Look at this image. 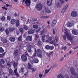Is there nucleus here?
<instances>
[{
  "label": "nucleus",
  "instance_id": "obj_32",
  "mask_svg": "<svg viewBox=\"0 0 78 78\" xmlns=\"http://www.w3.org/2000/svg\"><path fill=\"white\" fill-rule=\"evenodd\" d=\"M49 16H41V19H47V18H48Z\"/></svg>",
  "mask_w": 78,
  "mask_h": 78
},
{
  "label": "nucleus",
  "instance_id": "obj_51",
  "mask_svg": "<svg viewBox=\"0 0 78 78\" xmlns=\"http://www.w3.org/2000/svg\"><path fill=\"white\" fill-rule=\"evenodd\" d=\"M75 76V78H78V74H76V73L75 75H73Z\"/></svg>",
  "mask_w": 78,
  "mask_h": 78
},
{
  "label": "nucleus",
  "instance_id": "obj_13",
  "mask_svg": "<svg viewBox=\"0 0 78 78\" xmlns=\"http://www.w3.org/2000/svg\"><path fill=\"white\" fill-rule=\"evenodd\" d=\"M16 22V20L14 19H12L11 20V23L12 25H14Z\"/></svg>",
  "mask_w": 78,
  "mask_h": 78
},
{
  "label": "nucleus",
  "instance_id": "obj_24",
  "mask_svg": "<svg viewBox=\"0 0 78 78\" xmlns=\"http://www.w3.org/2000/svg\"><path fill=\"white\" fill-rule=\"evenodd\" d=\"M9 31L11 32L13 31H14L15 30V28H10L9 29Z\"/></svg>",
  "mask_w": 78,
  "mask_h": 78
},
{
  "label": "nucleus",
  "instance_id": "obj_5",
  "mask_svg": "<svg viewBox=\"0 0 78 78\" xmlns=\"http://www.w3.org/2000/svg\"><path fill=\"white\" fill-rule=\"evenodd\" d=\"M25 3L27 6H29L30 5L31 1L30 0H26Z\"/></svg>",
  "mask_w": 78,
  "mask_h": 78
},
{
  "label": "nucleus",
  "instance_id": "obj_15",
  "mask_svg": "<svg viewBox=\"0 0 78 78\" xmlns=\"http://www.w3.org/2000/svg\"><path fill=\"white\" fill-rule=\"evenodd\" d=\"M37 55V50L36 49L35 50V53L31 57L32 58H34Z\"/></svg>",
  "mask_w": 78,
  "mask_h": 78
},
{
  "label": "nucleus",
  "instance_id": "obj_48",
  "mask_svg": "<svg viewBox=\"0 0 78 78\" xmlns=\"http://www.w3.org/2000/svg\"><path fill=\"white\" fill-rule=\"evenodd\" d=\"M7 65L9 67H11V63H7Z\"/></svg>",
  "mask_w": 78,
  "mask_h": 78
},
{
  "label": "nucleus",
  "instance_id": "obj_2",
  "mask_svg": "<svg viewBox=\"0 0 78 78\" xmlns=\"http://www.w3.org/2000/svg\"><path fill=\"white\" fill-rule=\"evenodd\" d=\"M65 35L67 37H68L69 40V41H72V40H73V37L71 36V35L69 34H68V32H65Z\"/></svg>",
  "mask_w": 78,
  "mask_h": 78
},
{
  "label": "nucleus",
  "instance_id": "obj_54",
  "mask_svg": "<svg viewBox=\"0 0 78 78\" xmlns=\"http://www.w3.org/2000/svg\"><path fill=\"white\" fill-rule=\"evenodd\" d=\"M3 43L4 44H5L7 42V40L6 39H4L3 41Z\"/></svg>",
  "mask_w": 78,
  "mask_h": 78
},
{
  "label": "nucleus",
  "instance_id": "obj_43",
  "mask_svg": "<svg viewBox=\"0 0 78 78\" xmlns=\"http://www.w3.org/2000/svg\"><path fill=\"white\" fill-rule=\"evenodd\" d=\"M66 11V10L65 9V7H64L62 11V13H64L65 12V11Z\"/></svg>",
  "mask_w": 78,
  "mask_h": 78
},
{
  "label": "nucleus",
  "instance_id": "obj_7",
  "mask_svg": "<svg viewBox=\"0 0 78 78\" xmlns=\"http://www.w3.org/2000/svg\"><path fill=\"white\" fill-rule=\"evenodd\" d=\"M34 30L32 29H30L28 31V34H32L34 33Z\"/></svg>",
  "mask_w": 78,
  "mask_h": 78
},
{
  "label": "nucleus",
  "instance_id": "obj_1",
  "mask_svg": "<svg viewBox=\"0 0 78 78\" xmlns=\"http://www.w3.org/2000/svg\"><path fill=\"white\" fill-rule=\"evenodd\" d=\"M42 8H43V5L41 3L38 4L36 5V8L38 11H39L41 10L42 9Z\"/></svg>",
  "mask_w": 78,
  "mask_h": 78
},
{
  "label": "nucleus",
  "instance_id": "obj_50",
  "mask_svg": "<svg viewBox=\"0 0 78 78\" xmlns=\"http://www.w3.org/2000/svg\"><path fill=\"white\" fill-rule=\"evenodd\" d=\"M25 55H26V56H27L29 57V54H28V53L27 52V51H26L25 53Z\"/></svg>",
  "mask_w": 78,
  "mask_h": 78
},
{
  "label": "nucleus",
  "instance_id": "obj_28",
  "mask_svg": "<svg viewBox=\"0 0 78 78\" xmlns=\"http://www.w3.org/2000/svg\"><path fill=\"white\" fill-rule=\"evenodd\" d=\"M28 69H31V64L30 63H28Z\"/></svg>",
  "mask_w": 78,
  "mask_h": 78
},
{
  "label": "nucleus",
  "instance_id": "obj_39",
  "mask_svg": "<svg viewBox=\"0 0 78 78\" xmlns=\"http://www.w3.org/2000/svg\"><path fill=\"white\" fill-rule=\"evenodd\" d=\"M24 69L22 68H21L20 71H19V72L20 73V72H22V73L23 72H24Z\"/></svg>",
  "mask_w": 78,
  "mask_h": 78
},
{
  "label": "nucleus",
  "instance_id": "obj_26",
  "mask_svg": "<svg viewBox=\"0 0 78 78\" xmlns=\"http://www.w3.org/2000/svg\"><path fill=\"white\" fill-rule=\"evenodd\" d=\"M45 36L44 35H43L42 36V40L43 41V42H44L45 41Z\"/></svg>",
  "mask_w": 78,
  "mask_h": 78
},
{
  "label": "nucleus",
  "instance_id": "obj_49",
  "mask_svg": "<svg viewBox=\"0 0 78 78\" xmlns=\"http://www.w3.org/2000/svg\"><path fill=\"white\" fill-rule=\"evenodd\" d=\"M54 49V47L53 46H50L49 50H53Z\"/></svg>",
  "mask_w": 78,
  "mask_h": 78
},
{
  "label": "nucleus",
  "instance_id": "obj_40",
  "mask_svg": "<svg viewBox=\"0 0 78 78\" xmlns=\"http://www.w3.org/2000/svg\"><path fill=\"white\" fill-rule=\"evenodd\" d=\"M38 57H39L40 58H42V53L38 54Z\"/></svg>",
  "mask_w": 78,
  "mask_h": 78
},
{
  "label": "nucleus",
  "instance_id": "obj_23",
  "mask_svg": "<svg viewBox=\"0 0 78 78\" xmlns=\"http://www.w3.org/2000/svg\"><path fill=\"white\" fill-rule=\"evenodd\" d=\"M41 35H42L43 34H44V33H45L46 32L45 29H43L41 32Z\"/></svg>",
  "mask_w": 78,
  "mask_h": 78
},
{
  "label": "nucleus",
  "instance_id": "obj_20",
  "mask_svg": "<svg viewBox=\"0 0 78 78\" xmlns=\"http://www.w3.org/2000/svg\"><path fill=\"white\" fill-rule=\"evenodd\" d=\"M19 25H20V22H19V20H17L16 22V27H18L19 26Z\"/></svg>",
  "mask_w": 78,
  "mask_h": 78
},
{
  "label": "nucleus",
  "instance_id": "obj_59",
  "mask_svg": "<svg viewBox=\"0 0 78 78\" xmlns=\"http://www.w3.org/2000/svg\"><path fill=\"white\" fill-rule=\"evenodd\" d=\"M27 75H28V72H27L24 74V77H26V76H27Z\"/></svg>",
  "mask_w": 78,
  "mask_h": 78
},
{
  "label": "nucleus",
  "instance_id": "obj_37",
  "mask_svg": "<svg viewBox=\"0 0 78 78\" xmlns=\"http://www.w3.org/2000/svg\"><path fill=\"white\" fill-rule=\"evenodd\" d=\"M45 48L47 50H49L50 49V46L48 45H47L45 47Z\"/></svg>",
  "mask_w": 78,
  "mask_h": 78
},
{
  "label": "nucleus",
  "instance_id": "obj_53",
  "mask_svg": "<svg viewBox=\"0 0 78 78\" xmlns=\"http://www.w3.org/2000/svg\"><path fill=\"white\" fill-rule=\"evenodd\" d=\"M52 23H53V24H55L56 23V20H54L52 21Z\"/></svg>",
  "mask_w": 78,
  "mask_h": 78
},
{
  "label": "nucleus",
  "instance_id": "obj_42",
  "mask_svg": "<svg viewBox=\"0 0 78 78\" xmlns=\"http://www.w3.org/2000/svg\"><path fill=\"white\" fill-rule=\"evenodd\" d=\"M47 4L48 6H51L52 5V2H47Z\"/></svg>",
  "mask_w": 78,
  "mask_h": 78
},
{
  "label": "nucleus",
  "instance_id": "obj_14",
  "mask_svg": "<svg viewBox=\"0 0 78 78\" xmlns=\"http://www.w3.org/2000/svg\"><path fill=\"white\" fill-rule=\"evenodd\" d=\"M19 50H18L17 49H16L14 51V55L15 56L17 57V56H18V55H19V54H18V53L19 52Z\"/></svg>",
  "mask_w": 78,
  "mask_h": 78
},
{
  "label": "nucleus",
  "instance_id": "obj_27",
  "mask_svg": "<svg viewBox=\"0 0 78 78\" xmlns=\"http://www.w3.org/2000/svg\"><path fill=\"white\" fill-rule=\"evenodd\" d=\"M23 28L22 27L20 28L19 29V30L21 34H23Z\"/></svg>",
  "mask_w": 78,
  "mask_h": 78
},
{
  "label": "nucleus",
  "instance_id": "obj_35",
  "mask_svg": "<svg viewBox=\"0 0 78 78\" xmlns=\"http://www.w3.org/2000/svg\"><path fill=\"white\" fill-rule=\"evenodd\" d=\"M57 6L58 8H60L61 7V4L58 3L57 4Z\"/></svg>",
  "mask_w": 78,
  "mask_h": 78
},
{
  "label": "nucleus",
  "instance_id": "obj_36",
  "mask_svg": "<svg viewBox=\"0 0 78 78\" xmlns=\"http://www.w3.org/2000/svg\"><path fill=\"white\" fill-rule=\"evenodd\" d=\"M4 31V28L2 27H0V31L3 32Z\"/></svg>",
  "mask_w": 78,
  "mask_h": 78
},
{
  "label": "nucleus",
  "instance_id": "obj_60",
  "mask_svg": "<svg viewBox=\"0 0 78 78\" xmlns=\"http://www.w3.org/2000/svg\"><path fill=\"white\" fill-rule=\"evenodd\" d=\"M46 55H47V56H48V58H50V55L49 54L47 53L46 54Z\"/></svg>",
  "mask_w": 78,
  "mask_h": 78
},
{
  "label": "nucleus",
  "instance_id": "obj_16",
  "mask_svg": "<svg viewBox=\"0 0 78 78\" xmlns=\"http://www.w3.org/2000/svg\"><path fill=\"white\" fill-rule=\"evenodd\" d=\"M17 68H16L15 70L14 71V73H15V75H16V76H17V77H19V74L17 72Z\"/></svg>",
  "mask_w": 78,
  "mask_h": 78
},
{
  "label": "nucleus",
  "instance_id": "obj_61",
  "mask_svg": "<svg viewBox=\"0 0 78 78\" xmlns=\"http://www.w3.org/2000/svg\"><path fill=\"white\" fill-rule=\"evenodd\" d=\"M16 34L18 35H19V31L18 30H16Z\"/></svg>",
  "mask_w": 78,
  "mask_h": 78
},
{
  "label": "nucleus",
  "instance_id": "obj_55",
  "mask_svg": "<svg viewBox=\"0 0 78 78\" xmlns=\"http://www.w3.org/2000/svg\"><path fill=\"white\" fill-rule=\"evenodd\" d=\"M48 72H49V70H47V69H46L45 71V74H47V73H48Z\"/></svg>",
  "mask_w": 78,
  "mask_h": 78
},
{
  "label": "nucleus",
  "instance_id": "obj_8",
  "mask_svg": "<svg viewBox=\"0 0 78 78\" xmlns=\"http://www.w3.org/2000/svg\"><path fill=\"white\" fill-rule=\"evenodd\" d=\"M26 41H32V36H29L27 37L26 38Z\"/></svg>",
  "mask_w": 78,
  "mask_h": 78
},
{
  "label": "nucleus",
  "instance_id": "obj_17",
  "mask_svg": "<svg viewBox=\"0 0 78 78\" xmlns=\"http://www.w3.org/2000/svg\"><path fill=\"white\" fill-rule=\"evenodd\" d=\"M42 43L40 41H39L37 42V45L39 47H41V46H42Z\"/></svg>",
  "mask_w": 78,
  "mask_h": 78
},
{
  "label": "nucleus",
  "instance_id": "obj_6",
  "mask_svg": "<svg viewBox=\"0 0 78 78\" xmlns=\"http://www.w3.org/2000/svg\"><path fill=\"white\" fill-rule=\"evenodd\" d=\"M71 15L73 17H76L77 16V12L75 11H73L71 13Z\"/></svg>",
  "mask_w": 78,
  "mask_h": 78
},
{
  "label": "nucleus",
  "instance_id": "obj_11",
  "mask_svg": "<svg viewBox=\"0 0 78 78\" xmlns=\"http://www.w3.org/2000/svg\"><path fill=\"white\" fill-rule=\"evenodd\" d=\"M9 39L10 41L14 42V41H15V40H16V38H15V37H11L9 38Z\"/></svg>",
  "mask_w": 78,
  "mask_h": 78
},
{
  "label": "nucleus",
  "instance_id": "obj_34",
  "mask_svg": "<svg viewBox=\"0 0 78 78\" xmlns=\"http://www.w3.org/2000/svg\"><path fill=\"white\" fill-rule=\"evenodd\" d=\"M41 49H38L37 50V54H39V53H41Z\"/></svg>",
  "mask_w": 78,
  "mask_h": 78
},
{
  "label": "nucleus",
  "instance_id": "obj_44",
  "mask_svg": "<svg viewBox=\"0 0 78 78\" xmlns=\"http://www.w3.org/2000/svg\"><path fill=\"white\" fill-rule=\"evenodd\" d=\"M13 66L15 67H17V63H14L13 64Z\"/></svg>",
  "mask_w": 78,
  "mask_h": 78
},
{
  "label": "nucleus",
  "instance_id": "obj_62",
  "mask_svg": "<svg viewBox=\"0 0 78 78\" xmlns=\"http://www.w3.org/2000/svg\"><path fill=\"white\" fill-rule=\"evenodd\" d=\"M48 39H49V41H52V40L53 39L51 37H50L49 38H48Z\"/></svg>",
  "mask_w": 78,
  "mask_h": 78
},
{
  "label": "nucleus",
  "instance_id": "obj_18",
  "mask_svg": "<svg viewBox=\"0 0 78 78\" xmlns=\"http://www.w3.org/2000/svg\"><path fill=\"white\" fill-rule=\"evenodd\" d=\"M45 9L47 12L48 14L49 13H50L51 12V11H50V10H49L48 8V7H45Z\"/></svg>",
  "mask_w": 78,
  "mask_h": 78
},
{
  "label": "nucleus",
  "instance_id": "obj_41",
  "mask_svg": "<svg viewBox=\"0 0 78 78\" xmlns=\"http://www.w3.org/2000/svg\"><path fill=\"white\" fill-rule=\"evenodd\" d=\"M18 41H22V35L20 36L18 38Z\"/></svg>",
  "mask_w": 78,
  "mask_h": 78
},
{
  "label": "nucleus",
  "instance_id": "obj_30",
  "mask_svg": "<svg viewBox=\"0 0 78 78\" xmlns=\"http://www.w3.org/2000/svg\"><path fill=\"white\" fill-rule=\"evenodd\" d=\"M34 28H35V29H37L38 28V25H33V26Z\"/></svg>",
  "mask_w": 78,
  "mask_h": 78
},
{
  "label": "nucleus",
  "instance_id": "obj_21",
  "mask_svg": "<svg viewBox=\"0 0 78 78\" xmlns=\"http://www.w3.org/2000/svg\"><path fill=\"white\" fill-rule=\"evenodd\" d=\"M33 58L34 59V62L35 63H38V62H39V60L36 58Z\"/></svg>",
  "mask_w": 78,
  "mask_h": 78
},
{
  "label": "nucleus",
  "instance_id": "obj_22",
  "mask_svg": "<svg viewBox=\"0 0 78 78\" xmlns=\"http://www.w3.org/2000/svg\"><path fill=\"white\" fill-rule=\"evenodd\" d=\"M66 25L68 27H72V23L70 22H68Z\"/></svg>",
  "mask_w": 78,
  "mask_h": 78
},
{
  "label": "nucleus",
  "instance_id": "obj_9",
  "mask_svg": "<svg viewBox=\"0 0 78 78\" xmlns=\"http://www.w3.org/2000/svg\"><path fill=\"white\" fill-rule=\"evenodd\" d=\"M72 33L74 35H78V32L76 30H73Z\"/></svg>",
  "mask_w": 78,
  "mask_h": 78
},
{
  "label": "nucleus",
  "instance_id": "obj_38",
  "mask_svg": "<svg viewBox=\"0 0 78 78\" xmlns=\"http://www.w3.org/2000/svg\"><path fill=\"white\" fill-rule=\"evenodd\" d=\"M5 32L6 34L8 35L9 34V31L8 30V29H6L5 30Z\"/></svg>",
  "mask_w": 78,
  "mask_h": 78
},
{
  "label": "nucleus",
  "instance_id": "obj_33",
  "mask_svg": "<svg viewBox=\"0 0 78 78\" xmlns=\"http://www.w3.org/2000/svg\"><path fill=\"white\" fill-rule=\"evenodd\" d=\"M5 54H6V53L5 52H4L2 54H0V58H2V57H3V56L4 55H5Z\"/></svg>",
  "mask_w": 78,
  "mask_h": 78
},
{
  "label": "nucleus",
  "instance_id": "obj_52",
  "mask_svg": "<svg viewBox=\"0 0 78 78\" xmlns=\"http://www.w3.org/2000/svg\"><path fill=\"white\" fill-rule=\"evenodd\" d=\"M28 52L29 53H31V48H30L27 50Z\"/></svg>",
  "mask_w": 78,
  "mask_h": 78
},
{
  "label": "nucleus",
  "instance_id": "obj_56",
  "mask_svg": "<svg viewBox=\"0 0 78 78\" xmlns=\"http://www.w3.org/2000/svg\"><path fill=\"white\" fill-rule=\"evenodd\" d=\"M41 29V28H40L39 29H38L36 30V33H38V32L40 31Z\"/></svg>",
  "mask_w": 78,
  "mask_h": 78
},
{
  "label": "nucleus",
  "instance_id": "obj_12",
  "mask_svg": "<svg viewBox=\"0 0 78 78\" xmlns=\"http://www.w3.org/2000/svg\"><path fill=\"white\" fill-rule=\"evenodd\" d=\"M9 73L10 75H15V73H14V71L13 70L11 69H10L9 70Z\"/></svg>",
  "mask_w": 78,
  "mask_h": 78
},
{
  "label": "nucleus",
  "instance_id": "obj_31",
  "mask_svg": "<svg viewBox=\"0 0 78 78\" xmlns=\"http://www.w3.org/2000/svg\"><path fill=\"white\" fill-rule=\"evenodd\" d=\"M4 52V50L2 47L0 48V53H3Z\"/></svg>",
  "mask_w": 78,
  "mask_h": 78
},
{
  "label": "nucleus",
  "instance_id": "obj_64",
  "mask_svg": "<svg viewBox=\"0 0 78 78\" xmlns=\"http://www.w3.org/2000/svg\"><path fill=\"white\" fill-rule=\"evenodd\" d=\"M0 66L1 67V69H2V68H5V66L1 64H0Z\"/></svg>",
  "mask_w": 78,
  "mask_h": 78
},
{
  "label": "nucleus",
  "instance_id": "obj_19",
  "mask_svg": "<svg viewBox=\"0 0 78 78\" xmlns=\"http://www.w3.org/2000/svg\"><path fill=\"white\" fill-rule=\"evenodd\" d=\"M5 62H6V61L4 60L3 59H2L0 60V63L2 64H4Z\"/></svg>",
  "mask_w": 78,
  "mask_h": 78
},
{
  "label": "nucleus",
  "instance_id": "obj_3",
  "mask_svg": "<svg viewBox=\"0 0 78 78\" xmlns=\"http://www.w3.org/2000/svg\"><path fill=\"white\" fill-rule=\"evenodd\" d=\"M21 58L22 61L23 62H26L27 61V57L25 55H23L21 56Z\"/></svg>",
  "mask_w": 78,
  "mask_h": 78
},
{
  "label": "nucleus",
  "instance_id": "obj_10",
  "mask_svg": "<svg viewBox=\"0 0 78 78\" xmlns=\"http://www.w3.org/2000/svg\"><path fill=\"white\" fill-rule=\"evenodd\" d=\"M57 78H64V76L62 74L60 73L58 75Z\"/></svg>",
  "mask_w": 78,
  "mask_h": 78
},
{
  "label": "nucleus",
  "instance_id": "obj_29",
  "mask_svg": "<svg viewBox=\"0 0 78 78\" xmlns=\"http://www.w3.org/2000/svg\"><path fill=\"white\" fill-rule=\"evenodd\" d=\"M23 28L24 30H28V26L25 25H24Z\"/></svg>",
  "mask_w": 78,
  "mask_h": 78
},
{
  "label": "nucleus",
  "instance_id": "obj_47",
  "mask_svg": "<svg viewBox=\"0 0 78 78\" xmlns=\"http://www.w3.org/2000/svg\"><path fill=\"white\" fill-rule=\"evenodd\" d=\"M31 70H32L33 72H34L36 71V69L34 68L31 69Z\"/></svg>",
  "mask_w": 78,
  "mask_h": 78
},
{
  "label": "nucleus",
  "instance_id": "obj_63",
  "mask_svg": "<svg viewBox=\"0 0 78 78\" xmlns=\"http://www.w3.org/2000/svg\"><path fill=\"white\" fill-rule=\"evenodd\" d=\"M63 59H64V57H62L61 58L60 60V61H62Z\"/></svg>",
  "mask_w": 78,
  "mask_h": 78
},
{
  "label": "nucleus",
  "instance_id": "obj_4",
  "mask_svg": "<svg viewBox=\"0 0 78 78\" xmlns=\"http://www.w3.org/2000/svg\"><path fill=\"white\" fill-rule=\"evenodd\" d=\"M70 70L71 71V74L73 75H76V73L75 72V69L73 67H71L70 68Z\"/></svg>",
  "mask_w": 78,
  "mask_h": 78
},
{
  "label": "nucleus",
  "instance_id": "obj_57",
  "mask_svg": "<svg viewBox=\"0 0 78 78\" xmlns=\"http://www.w3.org/2000/svg\"><path fill=\"white\" fill-rule=\"evenodd\" d=\"M1 20H2L3 21L5 20V16H3L2 18H1Z\"/></svg>",
  "mask_w": 78,
  "mask_h": 78
},
{
  "label": "nucleus",
  "instance_id": "obj_58",
  "mask_svg": "<svg viewBox=\"0 0 78 78\" xmlns=\"http://www.w3.org/2000/svg\"><path fill=\"white\" fill-rule=\"evenodd\" d=\"M63 38L64 40H66V36L65 35H63Z\"/></svg>",
  "mask_w": 78,
  "mask_h": 78
},
{
  "label": "nucleus",
  "instance_id": "obj_45",
  "mask_svg": "<svg viewBox=\"0 0 78 78\" xmlns=\"http://www.w3.org/2000/svg\"><path fill=\"white\" fill-rule=\"evenodd\" d=\"M7 18L8 20H11V17L9 16H8Z\"/></svg>",
  "mask_w": 78,
  "mask_h": 78
},
{
  "label": "nucleus",
  "instance_id": "obj_25",
  "mask_svg": "<svg viewBox=\"0 0 78 78\" xmlns=\"http://www.w3.org/2000/svg\"><path fill=\"white\" fill-rule=\"evenodd\" d=\"M35 40L36 41V40H37L39 38V35L37 34H35Z\"/></svg>",
  "mask_w": 78,
  "mask_h": 78
},
{
  "label": "nucleus",
  "instance_id": "obj_46",
  "mask_svg": "<svg viewBox=\"0 0 78 78\" xmlns=\"http://www.w3.org/2000/svg\"><path fill=\"white\" fill-rule=\"evenodd\" d=\"M65 78H69V75L67 74H66L65 75Z\"/></svg>",
  "mask_w": 78,
  "mask_h": 78
}]
</instances>
